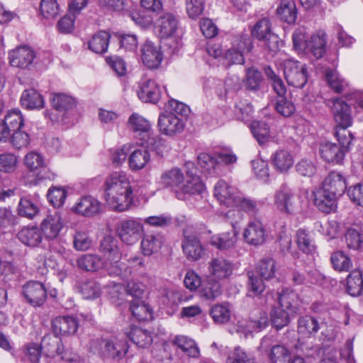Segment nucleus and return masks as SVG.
I'll return each instance as SVG.
<instances>
[{"label":"nucleus","mask_w":363,"mask_h":363,"mask_svg":"<svg viewBox=\"0 0 363 363\" xmlns=\"http://www.w3.org/2000/svg\"><path fill=\"white\" fill-rule=\"evenodd\" d=\"M315 206L322 212L330 213L337 208V197L335 194L323 187L313 192Z\"/></svg>","instance_id":"obj_13"},{"label":"nucleus","mask_w":363,"mask_h":363,"mask_svg":"<svg viewBox=\"0 0 363 363\" xmlns=\"http://www.w3.org/2000/svg\"><path fill=\"white\" fill-rule=\"evenodd\" d=\"M262 80V73L255 68H248L246 72L245 86L247 89L256 91L259 89Z\"/></svg>","instance_id":"obj_63"},{"label":"nucleus","mask_w":363,"mask_h":363,"mask_svg":"<svg viewBox=\"0 0 363 363\" xmlns=\"http://www.w3.org/2000/svg\"><path fill=\"white\" fill-rule=\"evenodd\" d=\"M290 357V351L283 345L272 346L269 353L271 363H286Z\"/></svg>","instance_id":"obj_51"},{"label":"nucleus","mask_w":363,"mask_h":363,"mask_svg":"<svg viewBox=\"0 0 363 363\" xmlns=\"http://www.w3.org/2000/svg\"><path fill=\"white\" fill-rule=\"evenodd\" d=\"M143 64L150 69L157 68L162 60L160 48L150 41H147L141 48Z\"/></svg>","instance_id":"obj_19"},{"label":"nucleus","mask_w":363,"mask_h":363,"mask_svg":"<svg viewBox=\"0 0 363 363\" xmlns=\"http://www.w3.org/2000/svg\"><path fill=\"white\" fill-rule=\"evenodd\" d=\"M52 328L57 335H73L78 329V323L70 316L57 317L52 322Z\"/></svg>","instance_id":"obj_29"},{"label":"nucleus","mask_w":363,"mask_h":363,"mask_svg":"<svg viewBox=\"0 0 363 363\" xmlns=\"http://www.w3.org/2000/svg\"><path fill=\"white\" fill-rule=\"evenodd\" d=\"M150 154L145 149H135L130 152L128 165L131 170L137 171L143 169L149 162Z\"/></svg>","instance_id":"obj_37"},{"label":"nucleus","mask_w":363,"mask_h":363,"mask_svg":"<svg viewBox=\"0 0 363 363\" xmlns=\"http://www.w3.org/2000/svg\"><path fill=\"white\" fill-rule=\"evenodd\" d=\"M73 247L77 251L89 250L92 245V240L84 230H77L73 236Z\"/></svg>","instance_id":"obj_52"},{"label":"nucleus","mask_w":363,"mask_h":363,"mask_svg":"<svg viewBox=\"0 0 363 363\" xmlns=\"http://www.w3.org/2000/svg\"><path fill=\"white\" fill-rule=\"evenodd\" d=\"M285 79L289 85L303 88L308 80L307 66L297 60L288 59L283 62Z\"/></svg>","instance_id":"obj_4"},{"label":"nucleus","mask_w":363,"mask_h":363,"mask_svg":"<svg viewBox=\"0 0 363 363\" xmlns=\"http://www.w3.org/2000/svg\"><path fill=\"white\" fill-rule=\"evenodd\" d=\"M210 315L216 323H225L231 317V309L228 303H216L210 311Z\"/></svg>","instance_id":"obj_43"},{"label":"nucleus","mask_w":363,"mask_h":363,"mask_svg":"<svg viewBox=\"0 0 363 363\" xmlns=\"http://www.w3.org/2000/svg\"><path fill=\"white\" fill-rule=\"evenodd\" d=\"M272 33L271 24L267 18H262L258 21L251 30L252 35L259 40H262L267 38Z\"/></svg>","instance_id":"obj_56"},{"label":"nucleus","mask_w":363,"mask_h":363,"mask_svg":"<svg viewBox=\"0 0 363 363\" xmlns=\"http://www.w3.org/2000/svg\"><path fill=\"white\" fill-rule=\"evenodd\" d=\"M101 209V202L91 196L79 198L72 207L74 213L85 217H93L99 214Z\"/></svg>","instance_id":"obj_12"},{"label":"nucleus","mask_w":363,"mask_h":363,"mask_svg":"<svg viewBox=\"0 0 363 363\" xmlns=\"http://www.w3.org/2000/svg\"><path fill=\"white\" fill-rule=\"evenodd\" d=\"M105 198L110 208L118 212L128 210L133 203V191L128 177L114 172L104 183Z\"/></svg>","instance_id":"obj_2"},{"label":"nucleus","mask_w":363,"mask_h":363,"mask_svg":"<svg viewBox=\"0 0 363 363\" xmlns=\"http://www.w3.org/2000/svg\"><path fill=\"white\" fill-rule=\"evenodd\" d=\"M233 264L223 257L213 258L208 264L210 274L217 279L228 278L233 273Z\"/></svg>","instance_id":"obj_22"},{"label":"nucleus","mask_w":363,"mask_h":363,"mask_svg":"<svg viewBox=\"0 0 363 363\" xmlns=\"http://www.w3.org/2000/svg\"><path fill=\"white\" fill-rule=\"evenodd\" d=\"M323 325L324 323H319L314 317L301 316L298 320L297 331L303 337H311L315 336Z\"/></svg>","instance_id":"obj_25"},{"label":"nucleus","mask_w":363,"mask_h":363,"mask_svg":"<svg viewBox=\"0 0 363 363\" xmlns=\"http://www.w3.org/2000/svg\"><path fill=\"white\" fill-rule=\"evenodd\" d=\"M225 363H256V359L252 354L237 346L229 352Z\"/></svg>","instance_id":"obj_45"},{"label":"nucleus","mask_w":363,"mask_h":363,"mask_svg":"<svg viewBox=\"0 0 363 363\" xmlns=\"http://www.w3.org/2000/svg\"><path fill=\"white\" fill-rule=\"evenodd\" d=\"M243 239L249 245H262L267 238V232L263 223L258 220H250L243 230Z\"/></svg>","instance_id":"obj_10"},{"label":"nucleus","mask_w":363,"mask_h":363,"mask_svg":"<svg viewBox=\"0 0 363 363\" xmlns=\"http://www.w3.org/2000/svg\"><path fill=\"white\" fill-rule=\"evenodd\" d=\"M162 244L163 238L160 233H146L141 240V252L144 256L150 257L158 252Z\"/></svg>","instance_id":"obj_24"},{"label":"nucleus","mask_w":363,"mask_h":363,"mask_svg":"<svg viewBox=\"0 0 363 363\" xmlns=\"http://www.w3.org/2000/svg\"><path fill=\"white\" fill-rule=\"evenodd\" d=\"M178 20L171 13H165L157 21V28L160 38H167L174 35L178 28Z\"/></svg>","instance_id":"obj_21"},{"label":"nucleus","mask_w":363,"mask_h":363,"mask_svg":"<svg viewBox=\"0 0 363 363\" xmlns=\"http://www.w3.org/2000/svg\"><path fill=\"white\" fill-rule=\"evenodd\" d=\"M173 342L190 357L196 358L200 354L196 343L186 336H177Z\"/></svg>","instance_id":"obj_44"},{"label":"nucleus","mask_w":363,"mask_h":363,"mask_svg":"<svg viewBox=\"0 0 363 363\" xmlns=\"http://www.w3.org/2000/svg\"><path fill=\"white\" fill-rule=\"evenodd\" d=\"M121 254L119 255L118 259L110 257L103 259V268L110 275L113 276H126L131 274V270L128 267H125V264L121 262Z\"/></svg>","instance_id":"obj_36"},{"label":"nucleus","mask_w":363,"mask_h":363,"mask_svg":"<svg viewBox=\"0 0 363 363\" xmlns=\"http://www.w3.org/2000/svg\"><path fill=\"white\" fill-rule=\"evenodd\" d=\"M279 306L292 314L296 313L299 308L298 294L293 290L283 289L278 296Z\"/></svg>","instance_id":"obj_32"},{"label":"nucleus","mask_w":363,"mask_h":363,"mask_svg":"<svg viewBox=\"0 0 363 363\" xmlns=\"http://www.w3.org/2000/svg\"><path fill=\"white\" fill-rule=\"evenodd\" d=\"M292 313L280 307H274L271 312V321L277 329H281L286 326L289 321V316Z\"/></svg>","instance_id":"obj_49"},{"label":"nucleus","mask_w":363,"mask_h":363,"mask_svg":"<svg viewBox=\"0 0 363 363\" xmlns=\"http://www.w3.org/2000/svg\"><path fill=\"white\" fill-rule=\"evenodd\" d=\"M250 129L254 138L260 145H263L268 141L269 128L266 123L253 121L250 124Z\"/></svg>","instance_id":"obj_50"},{"label":"nucleus","mask_w":363,"mask_h":363,"mask_svg":"<svg viewBox=\"0 0 363 363\" xmlns=\"http://www.w3.org/2000/svg\"><path fill=\"white\" fill-rule=\"evenodd\" d=\"M199 294L202 298L213 301L222 294L221 286L216 280H206L202 283Z\"/></svg>","instance_id":"obj_38"},{"label":"nucleus","mask_w":363,"mask_h":363,"mask_svg":"<svg viewBox=\"0 0 363 363\" xmlns=\"http://www.w3.org/2000/svg\"><path fill=\"white\" fill-rule=\"evenodd\" d=\"M319 152L323 160L328 163L340 164L345 157V150L340 145L330 142L320 144Z\"/></svg>","instance_id":"obj_20"},{"label":"nucleus","mask_w":363,"mask_h":363,"mask_svg":"<svg viewBox=\"0 0 363 363\" xmlns=\"http://www.w3.org/2000/svg\"><path fill=\"white\" fill-rule=\"evenodd\" d=\"M331 262L334 269L340 272L348 271L352 267L350 258L341 251L332 255Z\"/></svg>","instance_id":"obj_61"},{"label":"nucleus","mask_w":363,"mask_h":363,"mask_svg":"<svg viewBox=\"0 0 363 363\" xmlns=\"http://www.w3.org/2000/svg\"><path fill=\"white\" fill-rule=\"evenodd\" d=\"M18 164L17 157L11 152L0 153V172L12 173Z\"/></svg>","instance_id":"obj_55"},{"label":"nucleus","mask_w":363,"mask_h":363,"mask_svg":"<svg viewBox=\"0 0 363 363\" xmlns=\"http://www.w3.org/2000/svg\"><path fill=\"white\" fill-rule=\"evenodd\" d=\"M128 337L139 347H147L152 342V337L150 332L137 327L131 329Z\"/></svg>","instance_id":"obj_42"},{"label":"nucleus","mask_w":363,"mask_h":363,"mask_svg":"<svg viewBox=\"0 0 363 363\" xmlns=\"http://www.w3.org/2000/svg\"><path fill=\"white\" fill-rule=\"evenodd\" d=\"M274 206L282 213L294 214L301 206L294 192L286 185H282L274 194Z\"/></svg>","instance_id":"obj_5"},{"label":"nucleus","mask_w":363,"mask_h":363,"mask_svg":"<svg viewBox=\"0 0 363 363\" xmlns=\"http://www.w3.org/2000/svg\"><path fill=\"white\" fill-rule=\"evenodd\" d=\"M323 187L336 196H341L347 189L346 179L341 173L332 172L325 177Z\"/></svg>","instance_id":"obj_27"},{"label":"nucleus","mask_w":363,"mask_h":363,"mask_svg":"<svg viewBox=\"0 0 363 363\" xmlns=\"http://www.w3.org/2000/svg\"><path fill=\"white\" fill-rule=\"evenodd\" d=\"M67 195V191L65 189L52 186L49 189L47 196L54 207L60 208L64 204Z\"/></svg>","instance_id":"obj_59"},{"label":"nucleus","mask_w":363,"mask_h":363,"mask_svg":"<svg viewBox=\"0 0 363 363\" xmlns=\"http://www.w3.org/2000/svg\"><path fill=\"white\" fill-rule=\"evenodd\" d=\"M128 126L135 133H149L151 125L148 120L138 113H133L128 120Z\"/></svg>","instance_id":"obj_48"},{"label":"nucleus","mask_w":363,"mask_h":363,"mask_svg":"<svg viewBox=\"0 0 363 363\" xmlns=\"http://www.w3.org/2000/svg\"><path fill=\"white\" fill-rule=\"evenodd\" d=\"M296 244L298 248L306 254L311 253L315 250V245L310 235L303 229H299L296 233Z\"/></svg>","instance_id":"obj_58"},{"label":"nucleus","mask_w":363,"mask_h":363,"mask_svg":"<svg viewBox=\"0 0 363 363\" xmlns=\"http://www.w3.org/2000/svg\"><path fill=\"white\" fill-rule=\"evenodd\" d=\"M239 194L236 188L228 184L224 180H220L214 187L215 196L220 203L227 206H234Z\"/></svg>","instance_id":"obj_16"},{"label":"nucleus","mask_w":363,"mask_h":363,"mask_svg":"<svg viewBox=\"0 0 363 363\" xmlns=\"http://www.w3.org/2000/svg\"><path fill=\"white\" fill-rule=\"evenodd\" d=\"M21 104L28 110L40 109L44 107L43 96L34 89H26L21 97Z\"/></svg>","instance_id":"obj_31"},{"label":"nucleus","mask_w":363,"mask_h":363,"mask_svg":"<svg viewBox=\"0 0 363 363\" xmlns=\"http://www.w3.org/2000/svg\"><path fill=\"white\" fill-rule=\"evenodd\" d=\"M157 125L162 133L172 136L180 133L184 130V122L175 113L165 112L160 115Z\"/></svg>","instance_id":"obj_8"},{"label":"nucleus","mask_w":363,"mask_h":363,"mask_svg":"<svg viewBox=\"0 0 363 363\" xmlns=\"http://www.w3.org/2000/svg\"><path fill=\"white\" fill-rule=\"evenodd\" d=\"M60 6L57 0H41L40 12L45 18H55L59 13Z\"/></svg>","instance_id":"obj_57"},{"label":"nucleus","mask_w":363,"mask_h":363,"mask_svg":"<svg viewBox=\"0 0 363 363\" xmlns=\"http://www.w3.org/2000/svg\"><path fill=\"white\" fill-rule=\"evenodd\" d=\"M18 239L25 245L38 246L43 240L40 229L37 226H28L21 229L17 234Z\"/></svg>","instance_id":"obj_28"},{"label":"nucleus","mask_w":363,"mask_h":363,"mask_svg":"<svg viewBox=\"0 0 363 363\" xmlns=\"http://www.w3.org/2000/svg\"><path fill=\"white\" fill-rule=\"evenodd\" d=\"M132 315L138 321H149L153 318V311L150 305L140 299H135L130 304Z\"/></svg>","instance_id":"obj_33"},{"label":"nucleus","mask_w":363,"mask_h":363,"mask_svg":"<svg viewBox=\"0 0 363 363\" xmlns=\"http://www.w3.org/2000/svg\"><path fill=\"white\" fill-rule=\"evenodd\" d=\"M279 18L289 23H294L297 18V9L293 0H281L277 9Z\"/></svg>","instance_id":"obj_34"},{"label":"nucleus","mask_w":363,"mask_h":363,"mask_svg":"<svg viewBox=\"0 0 363 363\" xmlns=\"http://www.w3.org/2000/svg\"><path fill=\"white\" fill-rule=\"evenodd\" d=\"M50 101L53 108L58 111L68 110L75 106L74 99L65 94L53 93Z\"/></svg>","instance_id":"obj_47"},{"label":"nucleus","mask_w":363,"mask_h":363,"mask_svg":"<svg viewBox=\"0 0 363 363\" xmlns=\"http://www.w3.org/2000/svg\"><path fill=\"white\" fill-rule=\"evenodd\" d=\"M345 236L348 247L358 249L363 242V225H353L347 229Z\"/></svg>","instance_id":"obj_40"},{"label":"nucleus","mask_w":363,"mask_h":363,"mask_svg":"<svg viewBox=\"0 0 363 363\" xmlns=\"http://www.w3.org/2000/svg\"><path fill=\"white\" fill-rule=\"evenodd\" d=\"M182 249L187 258L194 261L199 259L203 254L201 242L194 235L184 237Z\"/></svg>","instance_id":"obj_30"},{"label":"nucleus","mask_w":363,"mask_h":363,"mask_svg":"<svg viewBox=\"0 0 363 363\" xmlns=\"http://www.w3.org/2000/svg\"><path fill=\"white\" fill-rule=\"evenodd\" d=\"M160 183L164 187L171 189L175 196L182 201L201 194L205 190L199 177L189 172L184 174L178 167L164 171L160 176Z\"/></svg>","instance_id":"obj_1"},{"label":"nucleus","mask_w":363,"mask_h":363,"mask_svg":"<svg viewBox=\"0 0 363 363\" xmlns=\"http://www.w3.org/2000/svg\"><path fill=\"white\" fill-rule=\"evenodd\" d=\"M17 211L19 216L32 219L38 213V208L30 199L21 198L18 203Z\"/></svg>","instance_id":"obj_54"},{"label":"nucleus","mask_w":363,"mask_h":363,"mask_svg":"<svg viewBox=\"0 0 363 363\" xmlns=\"http://www.w3.org/2000/svg\"><path fill=\"white\" fill-rule=\"evenodd\" d=\"M80 291L86 299H94L99 296V285L94 280L83 282L80 286Z\"/></svg>","instance_id":"obj_64"},{"label":"nucleus","mask_w":363,"mask_h":363,"mask_svg":"<svg viewBox=\"0 0 363 363\" xmlns=\"http://www.w3.org/2000/svg\"><path fill=\"white\" fill-rule=\"evenodd\" d=\"M63 227L61 215L58 212L47 216L40 224V230L46 239L56 238Z\"/></svg>","instance_id":"obj_15"},{"label":"nucleus","mask_w":363,"mask_h":363,"mask_svg":"<svg viewBox=\"0 0 363 363\" xmlns=\"http://www.w3.org/2000/svg\"><path fill=\"white\" fill-rule=\"evenodd\" d=\"M76 266L82 271L98 272L103 268V259L94 253L81 255L76 259Z\"/></svg>","instance_id":"obj_23"},{"label":"nucleus","mask_w":363,"mask_h":363,"mask_svg":"<svg viewBox=\"0 0 363 363\" xmlns=\"http://www.w3.org/2000/svg\"><path fill=\"white\" fill-rule=\"evenodd\" d=\"M2 122L11 132L20 130L23 125V119L19 110L13 109L10 111L4 117Z\"/></svg>","instance_id":"obj_53"},{"label":"nucleus","mask_w":363,"mask_h":363,"mask_svg":"<svg viewBox=\"0 0 363 363\" xmlns=\"http://www.w3.org/2000/svg\"><path fill=\"white\" fill-rule=\"evenodd\" d=\"M162 94L160 85L154 80L147 79L141 83L138 96L144 102L156 104Z\"/></svg>","instance_id":"obj_18"},{"label":"nucleus","mask_w":363,"mask_h":363,"mask_svg":"<svg viewBox=\"0 0 363 363\" xmlns=\"http://www.w3.org/2000/svg\"><path fill=\"white\" fill-rule=\"evenodd\" d=\"M233 230L231 232L222 233L212 236L211 244L220 250H228L235 246L238 238V232L235 230V223H232Z\"/></svg>","instance_id":"obj_26"},{"label":"nucleus","mask_w":363,"mask_h":363,"mask_svg":"<svg viewBox=\"0 0 363 363\" xmlns=\"http://www.w3.org/2000/svg\"><path fill=\"white\" fill-rule=\"evenodd\" d=\"M347 290L352 296H357L361 294L363 290V279L359 270H353L347 276Z\"/></svg>","instance_id":"obj_41"},{"label":"nucleus","mask_w":363,"mask_h":363,"mask_svg":"<svg viewBox=\"0 0 363 363\" xmlns=\"http://www.w3.org/2000/svg\"><path fill=\"white\" fill-rule=\"evenodd\" d=\"M326 33L323 30H318L308 38L305 51L310 52L315 58L320 59L326 52Z\"/></svg>","instance_id":"obj_17"},{"label":"nucleus","mask_w":363,"mask_h":363,"mask_svg":"<svg viewBox=\"0 0 363 363\" xmlns=\"http://www.w3.org/2000/svg\"><path fill=\"white\" fill-rule=\"evenodd\" d=\"M252 48L251 39L247 36L236 38L232 47L227 50L225 58L229 64H239L244 62V53L250 52Z\"/></svg>","instance_id":"obj_7"},{"label":"nucleus","mask_w":363,"mask_h":363,"mask_svg":"<svg viewBox=\"0 0 363 363\" xmlns=\"http://www.w3.org/2000/svg\"><path fill=\"white\" fill-rule=\"evenodd\" d=\"M99 250L103 254L104 259H107L110 257L118 259L119 255L121 254L118 246L117 240L111 236H106L102 240Z\"/></svg>","instance_id":"obj_46"},{"label":"nucleus","mask_w":363,"mask_h":363,"mask_svg":"<svg viewBox=\"0 0 363 363\" xmlns=\"http://www.w3.org/2000/svg\"><path fill=\"white\" fill-rule=\"evenodd\" d=\"M143 225L135 218L122 220L117 229V234L121 240L125 245H133L141 238Z\"/></svg>","instance_id":"obj_6"},{"label":"nucleus","mask_w":363,"mask_h":363,"mask_svg":"<svg viewBox=\"0 0 363 363\" xmlns=\"http://www.w3.org/2000/svg\"><path fill=\"white\" fill-rule=\"evenodd\" d=\"M35 58V52L26 45L18 47L9 53L11 66L21 69L28 68Z\"/></svg>","instance_id":"obj_14"},{"label":"nucleus","mask_w":363,"mask_h":363,"mask_svg":"<svg viewBox=\"0 0 363 363\" xmlns=\"http://www.w3.org/2000/svg\"><path fill=\"white\" fill-rule=\"evenodd\" d=\"M325 77L331 89L337 93H341L347 86L346 82L340 77L336 70H327Z\"/></svg>","instance_id":"obj_62"},{"label":"nucleus","mask_w":363,"mask_h":363,"mask_svg":"<svg viewBox=\"0 0 363 363\" xmlns=\"http://www.w3.org/2000/svg\"><path fill=\"white\" fill-rule=\"evenodd\" d=\"M111 35L105 31L95 33L89 41V48L93 52L102 54L107 51Z\"/></svg>","instance_id":"obj_39"},{"label":"nucleus","mask_w":363,"mask_h":363,"mask_svg":"<svg viewBox=\"0 0 363 363\" xmlns=\"http://www.w3.org/2000/svg\"><path fill=\"white\" fill-rule=\"evenodd\" d=\"M259 275L264 279H270L275 275L276 262L274 259L267 257L262 259L258 266Z\"/></svg>","instance_id":"obj_60"},{"label":"nucleus","mask_w":363,"mask_h":363,"mask_svg":"<svg viewBox=\"0 0 363 363\" xmlns=\"http://www.w3.org/2000/svg\"><path fill=\"white\" fill-rule=\"evenodd\" d=\"M329 103L337 125L345 128L351 126L352 118L350 106L339 98L333 99Z\"/></svg>","instance_id":"obj_11"},{"label":"nucleus","mask_w":363,"mask_h":363,"mask_svg":"<svg viewBox=\"0 0 363 363\" xmlns=\"http://www.w3.org/2000/svg\"><path fill=\"white\" fill-rule=\"evenodd\" d=\"M90 350L107 358L121 359L128 352L126 341L116 336L101 337L90 342Z\"/></svg>","instance_id":"obj_3"},{"label":"nucleus","mask_w":363,"mask_h":363,"mask_svg":"<svg viewBox=\"0 0 363 363\" xmlns=\"http://www.w3.org/2000/svg\"><path fill=\"white\" fill-rule=\"evenodd\" d=\"M271 159L274 168L280 172H286L294 164L291 154L285 150L276 151Z\"/></svg>","instance_id":"obj_35"},{"label":"nucleus","mask_w":363,"mask_h":363,"mask_svg":"<svg viewBox=\"0 0 363 363\" xmlns=\"http://www.w3.org/2000/svg\"><path fill=\"white\" fill-rule=\"evenodd\" d=\"M23 294L27 302L33 307L44 304L47 298V291L44 284L39 281H31L23 287Z\"/></svg>","instance_id":"obj_9"}]
</instances>
